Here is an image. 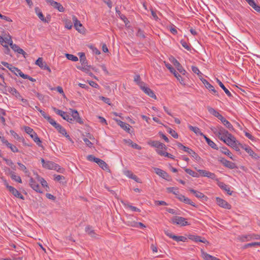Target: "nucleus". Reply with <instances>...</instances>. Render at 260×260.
Returning <instances> with one entry per match:
<instances>
[{
	"mask_svg": "<svg viewBox=\"0 0 260 260\" xmlns=\"http://www.w3.org/2000/svg\"><path fill=\"white\" fill-rule=\"evenodd\" d=\"M41 161L44 168L49 170H54L58 172H59L60 169V166L53 161L49 160L45 161L43 158L41 159Z\"/></svg>",
	"mask_w": 260,
	"mask_h": 260,
	"instance_id": "nucleus-1",
	"label": "nucleus"
},
{
	"mask_svg": "<svg viewBox=\"0 0 260 260\" xmlns=\"http://www.w3.org/2000/svg\"><path fill=\"white\" fill-rule=\"evenodd\" d=\"M4 184L5 185V186L6 187V188L9 190V191L14 196H15V197H16L18 199L24 200V197L23 196V195L18 190H17L15 188H14V187H13L12 186L9 185L8 183L7 182V181L6 180H5L4 181Z\"/></svg>",
	"mask_w": 260,
	"mask_h": 260,
	"instance_id": "nucleus-2",
	"label": "nucleus"
},
{
	"mask_svg": "<svg viewBox=\"0 0 260 260\" xmlns=\"http://www.w3.org/2000/svg\"><path fill=\"white\" fill-rule=\"evenodd\" d=\"M171 220L172 223L179 225L180 226L189 225V223L186 221V219L183 217L174 216L172 218Z\"/></svg>",
	"mask_w": 260,
	"mask_h": 260,
	"instance_id": "nucleus-3",
	"label": "nucleus"
},
{
	"mask_svg": "<svg viewBox=\"0 0 260 260\" xmlns=\"http://www.w3.org/2000/svg\"><path fill=\"white\" fill-rule=\"evenodd\" d=\"M239 239L242 242L249 241L251 240H259L260 235L255 234H250L246 235H242L240 237Z\"/></svg>",
	"mask_w": 260,
	"mask_h": 260,
	"instance_id": "nucleus-4",
	"label": "nucleus"
},
{
	"mask_svg": "<svg viewBox=\"0 0 260 260\" xmlns=\"http://www.w3.org/2000/svg\"><path fill=\"white\" fill-rule=\"evenodd\" d=\"M8 43L9 44L11 48L15 52H16L19 54H22L23 56L25 57V55L26 54L25 52L22 49L20 48L18 45L15 44H13L11 37H10L9 39H8Z\"/></svg>",
	"mask_w": 260,
	"mask_h": 260,
	"instance_id": "nucleus-5",
	"label": "nucleus"
},
{
	"mask_svg": "<svg viewBox=\"0 0 260 260\" xmlns=\"http://www.w3.org/2000/svg\"><path fill=\"white\" fill-rule=\"evenodd\" d=\"M153 169L154 170L155 173L160 177L162 178L163 179L167 181L171 180V178L170 176L166 171L157 168H154Z\"/></svg>",
	"mask_w": 260,
	"mask_h": 260,
	"instance_id": "nucleus-6",
	"label": "nucleus"
},
{
	"mask_svg": "<svg viewBox=\"0 0 260 260\" xmlns=\"http://www.w3.org/2000/svg\"><path fill=\"white\" fill-rule=\"evenodd\" d=\"M177 145L179 148L183 150L184 151L190 154L191 156L194 157L195 159H197V158L199 157V155L191 149L183 145L181 143L179 142H178Z\"/></svg>",
	"mask_w": 260,
	"mask_h": 260,
	"instance_id": "nucleus-7",
	"label": "nucleus"
},
{
	"mask_svg": "<svg viewBox=\"0 0 260 260\" xmlns=\"http://www.w3.org/2000/svg\"><path fill=\"white\" fill-rule=\"evenodd\" d=\"M234 137V136L232 134L224 128L220 137V140L226 144L228 141H229L230 139H232Z\"/></svg>",
	"mask_w": 260,
	"mask_h": 260,
	"instance_id": "nucleus-8",
	"label": "nucleus"
},
{
	"mask_svg": "<svg viewBox=\"0 0 260 260\" xmlns=\"http://www.w3.org/2000/svg\"><path fill=\"white\" fill-rule=\"evenodd\" d=\"M226 144L232 147L237 151L240 150L239 146H241V147L242 146V145L240 143H239L238 141H237L235 137L232 139H230L229 141H228Z\"/></svg>",
	"mask_w": 260,
	"mask_h": 260,
	"instance_id": "nucleus-9",
	"label": "nucleus"
},
{
	"mask_svg": "<svg viewBox=\"0 0 260 260\" xmlns=\"http://www.w3.org/2000/svg\"><path fill=\"white\" fill-rule=\"evenodd\" d=\"M29 184L31 188L33 189L34 190H35L36 192L42 193V191L40 189L39 184L37 182H36L35 179L31 177H30Z\"/></svg>",
	"mask_w": 260,
	"mask_h": 260,
	"instance_id": "nucleus-10",
	"label": "nucleus"
},
{
	"mask_svg": "<svg viewBox=\"0 0 260 260\" xmlns=\"http://www.w3.org/2000/svg\"><path fill=\"white\" fill-rule=\"evenodd\" d=\"M219 161L225 167L230 169L237 168V166L234 162L226 160L224 158H220Z\"/></svg>",
	"mask_w": 260,
	"mask_h": 260,
	"instance_id": "nucleus-11",
	"label": "nucleus"
},
{
	"mask_svg": "<svg viewBox=\"0 0 260 260\" xmlns=\"http://www.w3.org/2000/svg\"><path fill=\"white\" fill-rule=\"evenodd\" d=\"M216 201L218 205L222 208L227 209H230L231 208V205L230 204L219 197L216 198Z\"/></svg>",
	"mask_w": 260,
	"mask_h": 260,
	"instance_id": "nucleus-12",
	"label": "nucleus"
},
{
	"mask_svg": "<svg viewBox=\"0 0 260 260\" xmlns=\"http://www.w3.org/2000/svg\"><path fill=\"white\" fill-rule=\"evenodd\" d=\"M70 110L71 112V115L74 120L79 124H83L84 123L83 120L80 117L78 111L76 110H73L72 109H70Z\"/></svg>",
	"mask_w": 260,
	"mask_h": 260,
	"instance_id": "nucleus-13",
	"label": "nucleus"
},
{
	"mask_svg": "<svg viewBox=\"0 0 260 260\" xmlns=\"http://www.w3.org/2000/svg\"><path fill=\"white\" fill-rule=\"evenodd\" d=\"M47 2L54 8L56 9L59 12H64V8L60 3L55 2L53 0H47Z\"/></svg>",
	"mask_w": 260,
	"mask_h": 260,
	"instance_id": "nucleus-14",
	"label": "nucleus"
},
{
	"mask_svg": "<svg viewBox=\"0 0 260 260\" xmlns=\"http://www.w3.org/2000/svg\"><path fill=\"white\" fill-rule=\"evenodd\" d=\"M61 135H66V130L60 124L53 120L50 123Z\"/></svg>",
	"mask_w": 260,
	"mask_h": 260,
	"instance_id": "nucleus-15",
	"label": "nucleus"
},
{
	"mask_svg": "<svg viewBox=\"0 0 260 260\" xmlns=\"http://www.w3.org/2000/svg\"><path fill=\"white\" fill-rule=\"evenodd\" d=\"M242 148L245 150L252 158L256 159L259 158V156L252 150L250 147L248 146H242Z\"/></svg>",
	"mask_w": 260,
	"mask_h": 260,
	"instance_id": "nucleus-16",
	"label": "nucleus"
},
{
	"mask_svg": "<svg viewBox=\"0 0 260 260\" xmlns=\"http://www.w3.org/2000/svg\"><path fill=\"white\" fill-rule=\"evenodd\" d=\"M140 88L150 97L156 99V96L154 92L150 88L145 86V85H143Z\"/></svg>",
	"mask_w": 260,
	"mask_h": 260,
	"instance_id": "nucleus-17",
	"label": "nucleus"
},
{
	"mask_svg": "<svg viewBox=\"0 0 260 260\" xmlns=\"http://www.w3.org/2000/svg\"><path fill=\"white\" fill-rule=\"evenodd\" d=\"M5 90L14 95L17 99H20L21 98L20 93L15 88L10 86H6Z\"/></svg>",
	"mask_w": 260,
	"mask_h": 260,
	"instance_id": "nucleus-18",
	"label": "nucleus"
},
{
	"mask_svg": "<svg viewBox=\"0 0 260 260\" xmlns=\"http://www.w3.org/2000/svg\"><path fill=\"white\" fill-rule=\"evenodd\" d=\"M188 238L194 242H200L203 243H208V241L205 238L196 235H189Z\"/></svg>",
	"mask_w": 260,
	"mask_h": 260,
	"instance_id": "nucleus-19",
	"label": "nucleus"
},
{
	"mask_svg": "<svg viewBox=\"0 0 260 260\" xmlns=\"http://www.w3.org/2000/svg\"><path fill=\"white\" fill-rule=\"evenodd\" d=\"M217 185L221 189L226 191L228 194L232 195V191H231L229 185L225 184L224 183L220 181H218Z\"/></svg>",
	"mask_w": 260,
	"mask_h": 260,
	"instance_id": "nucleus-20",
	"label": "nucleus"
},
{
	"mask_svg": "<svg viewBox=\"0 0 260 260\" xmlns=\"http://www.w3.org/2000/svg\"><path fill=\"white\" fill-rule=\"evenodd\" d=\"M10 70L11 72L15 73L16 75H19L21 77L24 79H26V78H27V75L23 74L20 69H18L16 67L11 66V69H10Z\"/></svg>",
	"mask_w": 260,
	"mask_h": 260,
	"instance_id": "nucleus-21",
	"label": "nucleus"
},
{
	"mask_svg": "<svg viewBox=\"0 0 260 260\" xmlns=\"http://www.w3.org/2000/svg\"><path fill=\"white\" fill-rule=\"evenodd\" d=\"M72 19L75 29L79 32H81V28L83 27V26L80 21L78 20L77 18L75 15L72 16Z\"/></svg>",
	"mask_w": 260,
	"mask_h": 260,
	"instance_id": "nucleus-22",
	"label": "nucleus"
},
{
	"mask_svg": "<svg viewBox=\"0 0 260 260\" xmlns=\"http://www.w3.org/2000/svg\"><path fill=\"white\" fill-rule=\"evenodd\" d=\"M173 64L177 68V70L182 75H185L186 73V71L182 67L181 64L179 63V62L176 59H174L173 60Z\"/></svg>",
	"mask_w": 260,
	"mask_h": 260,
	"instance_id": "nucleus-23",
	"label": "nucleus"
},
{
	"mask_svg": "<svg viewBox=\"0 0 260 260\" xmlns=\"http://www.w3.org/2000/svg\"><path fill=\"white\" fill-rule=\"evenodd\" d=\"M117 123L123 129L124 131H125L127 133H129V131H130V128H131V125L125 122H123L122 121H121V120H117Z\"/></svg>",
	"mask_w": 260,
	"mask_h": 260,
	"instance_id": "nucleus-24",
	"label": "nucleus"
},
{
	"mask_svg": "<svg viewBox=\"0 0 260 260\" xmlns=\"http://www.w3.org/2000/svg\"><path fill=\"white\" fill-rule=\"evenodd\" d=\"M4 144L13 152H18L19 151L18 148L15 146L10 143L7 140L4 139Z\"/></svg>",
	"mask_w": 260,
	"mask_h": 260,
	"instance_id": "nucleus-25",
	"label": "nucleus"
},
{
	"mask_svg": "<svg viewBox=\"0 0 260 260\" xmlns=\"http://www.w3.org/2000/svg\"><path fill=\"white\" fill-rule=\"evenodd\" d=\"M189 190L190 192L192 193L196 197H197L198 199H204V198H207V197L205 196L203 193L199 191L193 189H189Z\"/></svg>",
	"mask_w": 260,
	"mask_h": 260,
	"instance_id": "nucleus-26",
	"label": "nucleus"
},
{
	"mask_svg": "<svg viewBox=\"0 0 260 260\" xmlns=\"http://www.w3.org/2000/svg\"><path fill=\"white\" fill-rule=\"evenodd\" d=\"M97 164L99 166L100 168H101L103 170L105 171H110L109 168L108 166V165L106 164V162H105L104 160L99 159V160L97 161Z\"/></svg>",
	"mask_w": 260,
	"mask_h": 260,
	"instance_id": "nucleus-27",
	"label": "nucleus"
},
{
	"mask_svg": "<svg viewBox=\"0 0 260 260\" xmlns=\"http://www.w3.org/2000/svg\"><path fill=\"white\" fill-rule=\"evenodd\" d=\"M188 128L193 132L197 135H199L203 136L204 137V136H205L203 133L201 132L200 131V129L196 126H193L191 125H188Z\"/></svg>",
	"mask_w": 260,
	"mask_h": 260,
	"instance_id": "nucleus-28",
	"label": "nucleus"
},
{
	"mask_svg": "<svg viewBox=\"0 0 260 260\" xmlns=\"http://www.w3.org/2000/svg\"><path fill=\"white\" fill-rule=\"evenodd\" d=\"M30 137L33 139L34 142L41 147H43L42 142L35 132L33 135H30Z\"/></svg>",
	"mask_w": 260,
	"mask_h": 260,
	"instance_id": "nucleus-29",
	"label": "nucleus"
},
{
	"mask_svg": "<svg viewBox=\"0 0 260 260\" xmlns=\"http://www.w3.org/2000/svg\"><path fill=\"white\" fill-rule=\"evenodd\" d=\"M204 138L205 139L206 142L208 144V145L210 146L211 148L215 150L218 149V147L216 144L209 138H208L206 135L204 136Z\"/></svg>",
	"mask_w": 260,
	"mask_h": 260,
	"instance_id": "nucleus-30",
	"label": "nucleus"
},
{
	"mask_svg": "<svg viewBox=\"0 0 260 260\" xmlns=\"http://www.w3.org/2000/svg\"><path fill=\"white\" fill-rule=\"evenodd\" d=\"M246 1L253 9L260 13V6L256 5L253 0H246Z\"/></svg>",
	"mask_w": 260,
	"mask_h": 260,
	"instance_id": "nucleus-31",
	"label": "nucleus"
},
{
	"mask_svg": "<svg viewBox=\"0 0 260 260\" xmlns=\"http://www.w3.org/2000/svg\"><path fill=\"white\" fill-rule=\"evenodd\" d=\"M217 82L218 83L219 86L224 90L225 93L227 94V95L229 97H231L232 96L230 91L225 87L224 84L218 79H216Z\"/></svg>",
	"mask_w": 260,
	"mask_h": 260,
	"instance_id": "nucleus-32",
	"label": "nucleus"
},
{
	"mask_svg": "<svg viewBox=\"0 0 260 260\" xmlns=\"http://www.w3.org/2000/svg\"><path fill=\"white\" fill-rule=\"evenodd\" d=\"M166 67L169 70L170 72L172 73L175 77H177L176 75L180 77V74L176 71V70L172 67V66L169 63H165Z\"/></svg>",
	"mask_w": 260,
	"mask_h": 260,
	"instance_id": "nucleus-33",
	"label": "nucleus"
},
{
	"mask_svg": "<svg viewBox=\"0 0 260 260\" xmlns=\"http://www.w3.org/2000/svg\"><path fill=\"white\" fill-rule=\"evenodd\" d=\"M122 203L125 206V208L130 209L132 211L138 212H140L141 211V210L140 209L130 205L128 203H126L122 201Z\"/></svg>",
	"mask_w": 260,
	"mask_h": 260,
	"instance_id": "nucleus-34",
	"label": "nucleus"
},
{
	"mask_svg": "<svg viewBox=\"0 0 260 260\" xmlns=\"http://www.w3.org/2000/svg\"><path fill=\"white\" fill-rule=\"evenodd\" d=\"M220 151L225 154L226 155L228 156H229L230 158H233V154L230 151V150L226 148V147H221L220 149Z\"/></svg>",
	"mask_w": 260,
	"mask_h": 260,
	"instance_id": "nucleus-35",
	"label": "nucleus"
},
{
	"mask_svg": "<svg viewBox=\"0 0 260 260\" xmlns=\"http://www.w3.org/2000/svg\"><path fill=\"white\" fill-rule=\"evenodd\" d=\"M36 12L39 17V18L44 22H48V21L44 17L42 12L40 11V9L38 8H35Z\"/></svg>",
	"mask_w": 260,
	"mask_h": 260,
	"instance_id": "nucleus-36",
	"label": "nucleus"
},
{
	"mask_svg": "<svg viewBox=\"0 0 260 260\" xmlns=\"http://www.w3.org/2000/svg\"><path fill=\"white\" fill-rule=\"evenodd\" d=\"M157 153L161 156H164L165 157H168L170 158L173 159H175L174 156L173 155H172V154H171L167 152H165L163 150H158L157 151Z\"/></svg>",
	"mask_w": 260,
	"mask_h": 260,
	"instance_id": "nucleus-37",
	"label": "nucleus"
},
{
	"mask_svg": "<svg viewBox=\"0 0 260 260\" xmlns=\"http://www.w3.org/2000/svg\"><path fill=\"white\" fill-rule=\"evenodd\" d=\"M124 141L127 144H128L129 145H131L132 146V147H133L136 149H137V150L141 149V147L140 146L138 145L136 143H134L131 140H130V139L125 140Z\"/></svg>",
	"mask_w": 260,
	"mask_h": 260,
	"instance_id": "nucleus-38",
	"label": "nucleus"
},
{
	"mask_svg": "<svg viewBox=\"0 0 260 260\" xmlns=\"http://www.w3.org/2000/svg\"><path fill=\"white\" fill-rule=\"evenodd\" d=\"M11 175V178L12 180L21 183H22V180L20 176L16 175V173L14 172H11L10 173Z\"/></svg>",
	"mask_w": 260,
	"mask_h": 260,
	"instance_id": "nucleus-39",
	"label": "nucleus"
},
{
	"mask_svg": "<svg viewBox=\"0 0 260 260\" xmlns=\"http://www.w3.org/2000/svg\"><path fill=\"white\" fill-rule=\"evenodd\" d=\"M35 63L43 70L44 69V65H47L45 62L43 61L42 57L38 58V59L36 61Z\"/></svg>",
	"mask_w": 260,
	"mask_h": 260,
	"instance_id": "nucleus-40",
	"label": "nucleus"
},
{
	"mask_svg": "<svg viewBox=\"0 0 260 260\" xmlns=\"http://www.w3.org/2000/svg\"><path fill=\"white\" fill-rule=\"evenodd\" d=\"M184 171H185V172L186 173H187L189 175L191 176L192 177H197V178L200 177V175L198 173L193 171V170H192L190 169L185 168L184 169Z\"/></svg>",
	"mask_w": 260,
	"mask_h": 260,
	"instance_id": "nucleus-41",
	"label": "nucleus"
},
{
	"mask_svg": "<svg viewBox=\"0 0 260 260\" xmlns=\"http://www.w3.org/2000/svg\"><path fill=\"white\" fill-rule=\"evenodd\" d=\"M134 81L140 86V87H142L143 85H145V83L141 81V77L139 75L135 76Z\"/></svg>",
	"mask_w": 260,
	"mask_h": 260,
	"instance_id": "nucleus-42",
	"label": "nucleus"
},
{
	"mask_svg": "<svg viewBox=\"0 0 260 260\" xmlns=\"http://www.w3.org/2000/svg\"><path fill=\"white\" fill-rule=\"evenodd\" d=\"M18 165L19 166V169L23 171L26 176L29 177L30 173L27 169L26 167L22 164L20 162H17Z\"/></svg>",
	"mask_w": 260,
	"mask_h": 260,
	"instance_id": "nucleus-43",
	"label": "nucleus"
},
{
	"mask_svg": "<svg viewBox=\"0 0 260 260\" xmlns=\"http://www.w3.org/2000/svg\"><path fill=\"white\" fill-rule=\"evenodd\" d=\"M77 68L86 73H88L90 71V69L91 68V67L86 64L83 66H78L77 67Z\"/></svg>",
	"mask_w": 260,
	"mask_h": 260,
	"instance_id": "nucleus-44",
	"label": "nucleus"
},
{
	"mask_svg": "<svg viewBox=\"0 0 260 260\" xmlns=\"http://www.w3.org/2000/svg\"><path fill=\"white\" fill-rule=\"evenodd\" d=\"M79 54L80 55L79 58H80V61L81 63V66H83L86 64H87V61L86 60L85 53L81 52V53H79Z\"/></svg>",
	"mask_w": 260,
	"mask_h": 260,
	"instance_id": "nucleus-45",
	"label": "nucleus"
},
{
	"mask_svg": "<svg viewBox=\"0 0 260 260\" xmlns=\"http://www.w3.org/2000/svg\"><path fill=\"white\" fill-rule=\"evenodd\" d=\"M180 43L182 45V46L185 49H186L187 50H188V51H190L191 50V45H190L189 43L187 42L185 40H181L180 41Z\"/></svg>",
	"mask_w": 260,
	"mask_h": 260,
	"instance_id": "nucleus-46",
	"label": "nucleus"
},
{
	"mask_svg": "<svg viewBox=\"0 0 260 260\" xmlns=\"http://www.w3.org/2000/svg\"><path fill=\"white\" fill-rule=\"evenodd\" d=\"M167 190L169 193H172L175 194L176 196L178 194L179 190L178 188H175L173 187H170L167 188Z\"/></svg>",
	"mask_w": 260,
	"mask_h": 260,
	"instance_id": "nucleus-47",
	"label": "nucleus"
},
{
	"mask_svg": "<svg viewBox=\"0 0 260 260\" xmlns=\"http://www.w3.org/2000/svg\"><path fill=\"white\" fill-rule=\"evenodd\" d=\"M207 109L208 112L211 114L213 115V116H214L216 117L219 114V113L218 111H217L215 109H214V108H213L210 106H208L207 107Z\"/></svg>",
	"mask_w": 260,
	"mask_h": 260,
	"instance_id": "nucleus-48",
	"label": "nucleus"
},
{
	"mask_svg": "<svg viewBox=\"0 0 260 260\" xmlns=\"http://www.w3.org/2000/svg\"><path fill=\"white\" fill-rule=\"evenodd\" d=\"M42 115V116L44 118H45L47 120V121L50 123H51V122L54 120L52 118H51V117L48 115L44 111H43L42 110H40V112Z\"/></svg>",
	"mask_w": 260,
	"mask_h": 260,
	"instance_id": "nucleus-49",
	"label": "nucleus"
},
{
	"mask_svg": "<svg viewBox=\"0 0 260 260\" xmlns=\"http://www.w3.org/2000/svg\"><path fill=\"white\" fill-rule=\"evenodd\" d=\"M116 13L118 15L119 18L124 21V22L125 23L127 21H128L126 16L122 14L121 12L119 10H117L116 8Z\"/></svg>",
	"mask_w": 260,
	"mask_h": 260,
	"instance_id": "nucleus-50",
	"label": "nucleus"
},
{
	"mask_svg": "<svg viewBox=\"0 0 260 260\" xmlns=\"http://www.w3.org/2000/svg\"><path fill=\"white\" fill-rule=\"evenodd\" d=\"M206 87V88H207L209 91H211L213 92V94H217V91L215 89L214 86L213 85H212L210 83H208V84H207V85L206 86H205Z\"/></svg>",
	"mask_w": 260,
	"mask_h": 260,
	"instance_id": "nucleus-51",
	"label": "nucleus"
},
{
	"mask_svg": "<svg viewBox=\"0 0 260 260\" xmlns=\"http://www.w3.org/2000/svg\"><path fill=\"white\" fill-rule=\"evenodd\" d=\"M124 223L129 226L136 228L137 227V221H133L132 220H128L124 222Z\"/></svg>",
	"mask_w": 260,
	"mask_h": 260,
	"instance_id": "nucleus-52",
	"label": "nucleus"
},
{
	"mask_svg": "<svg viewBox=\"0 0 260 260\" xmlns=\"http://www.w3.org/2000/svg\"><path fill=\"white\" fill-rule=\"evenodd\" d=\"M167 131L171 135V136L175 138V139H177L178 138V134L173 129H172L171 128H170L169 127L168 129H167Z\"/></svg>",
	"mask_w": 260,
	"mask_h": 260,
	"instance_id": "nucleus-53",
	"label": "nucleus"
},
{
	"mask_svg": "<svg viewBox=\"0 0 260 260\" xmlns=\"http://www.w3.org/2000/svg\"><path fill=\"white\" fill-rule=\"evenodd\" d=\"M173 239L177 242H185L187 240V238L184 236H177L175 235V237H173Z\"/></svg>",
	"mask_w": 260,
	"mask_h": 260,
	"instance_id": "nucleus-54",
	"label": "nucleus"
},
{
	"mask_svg": "<svg viewBox=\"0 0 260 260\" xmlns=\"http://www.w3.org/2000/svg\"><path fill=\"white\" fill-rule=\"evenodd\" d=\"M127 176L129 178H131V179L134 180L135 181H136L137 182H139V178H138V177L136 175H135V174H134L133 173H132L131 172L128 171Z\"/></svg>",
	"mask_w": 260,
	"mask_h": 260,
	"instance_id": "nucleus-55",
	"label": "nucleus"
},
{
	"mask_svg": "<svg viewBox=\"0 0 260 260\" xmlns=\"http://www.w3.org/2000/svg\"><path fill=\"white\" fill-rule=\"evenodd\" d=\"M66 56L69 60H72L73 61H77L78 60V58L73 54H66Z\"/></svg>",
	"mask_w": 260,
	"mask_h": 260,
	"instance_id": "nucleus-56",
	"label": "nucleus"
},
{
	"mask_svg": "<svg viewBox=\"0 0 260 260\" xmlns=\"http://www.w3.org/2000/svg\"><path fill=\"white\" fill-rule=\"evenodd\" d=\"M191 70H192V71L197 74L199 77H202V73L200 71L199 69H198V67H195V66H192L191 67Z\"/></svg>",
	"mask_w": 260,
	"mask_h": 260,
	"instance_id": "nucleus-57",
	"label": "nucleus"
},
{
	"mask_svg": "<svg viewBox=\"0 0 260 260\" xmlns=\"http://www.w3.org/2000/svg\"><path fill=\"white\" fill-rule=\"evenodd\" d=\"M206 177H208L209 178L212 179L213 180H217V179L216 178V176L215 175V174L214 173L210 172L209 171H207Z\"/></svg>",
	"mask_w": 260,
	"mask_h": 260,
	"instance_id": "nucleus-58",
	"label": "nucleus"
},
{
	"mask_svg": "<svg viewBox=\"0 0 260 260\" xmlns=\"http://www.w3.org/2000/svg\"><path fill=\"white\" fill-rule=\"evenodd\" d=\"M223 124L226 128H228L229 130H230V131L234 130V128L233 126L228 120H226V121L224 123H223Z\"/></svg>",
	"mask_w": 260,
	"mask_h": 260,
	"instance_id": "nucleus-59",
	"label": "nucleus"
},
{
	"mask_svg": "<svg viewBox=\"0 0 260 260\" xmlns=\"http://www.w3.org/2000/svg\"><path fill=\"white\" fill-rule=\"evenodd\" d=\"M99 158L95 157L93 155H88L87 156V159L90 161H93L97 163L98 160H99Z\"/></svg>",
	"mask_w": 260,
	"mask_h": 260,
	"instance_id": "nucleus-60",
	"label": "nucleus"
},
{
	"mask_svg": "<svg viewBox=\"0 0 260 260\" xmlns=\"http://www.w3.org/2000/svg\"><path fill=\"white\" fill-rule=\"evenodd\" d=\"M24 131L30 136V135H33L35 133V132L33 130V129L29 126H25Z\"/></svg>",
	"mask_w": 260,
	"mask_h": 260,
	"instance_id": "nucleus-61",
	"label": "nucleus"
},
{
	"mask_svg": "<svg viewBox=\"0 0 260 260\" xmlns=\"http://www.w3.org/2000/svg\"><path fill=\"white\" fill-rule=\"evenodd\" d=\"M148 144L152 147H155L157 148L158 145H160V142L157 141H151L148 142Z\"/></svg>",
	"mask_w": 260,
	"mask_h": 260,
	"instance_id": "nucleus-62",
	"label": "nucleus"
},
{
	"mask_svg": "<svg viewBox=\"0 0 260 260\" xmlns=\"http://www.w3.org/2000/svg\"><path fill=\"white\" fill-rule=\"evenodd\" d=\"M183 202H184L185 204L190 205L193 207H196L195 204L187 197L184 198Z\"/></svg>",
	"mask_w": 260,
	"mask_h": 260,
	"instance_id": "nucleus-63",
	"label": "nucleus"
},
{
	"mask_svg": "<svg viewBox=\"0 0 260 260\" xmlns=\"http://www.w3.org/2000/svg\"><path fill=\"white\" fill-rule=\"evenodd\" d=\"M260 246V242H252V243H248L246 245H244V248H247L249 247H252V246Z\"/></svg>",
	"mask_w": 260,
	"mask_h": 260,
	"instance_id": "nucleus-64",
	"label": "nucleus"
}]
</instances>
